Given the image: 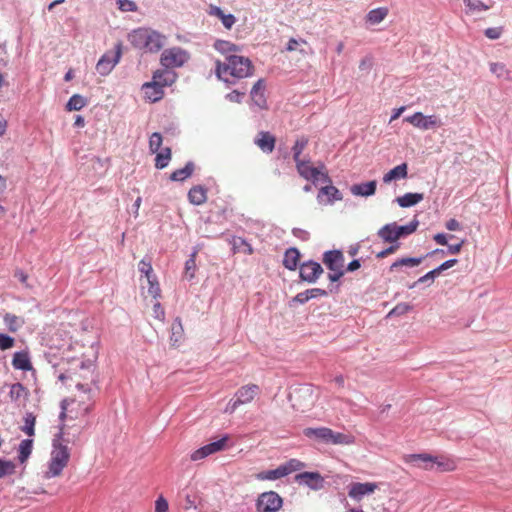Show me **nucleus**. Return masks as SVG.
<instances>
[{
	"mask_svg": "<svg viewBox=\"0 0 512 512\" xmlns=\"http://www.w3.org/2000/svg\"><path fill=\"white\" fill-rule=\"evenodd\" d=\"M87 105V99L80 94H74L66 104L67 111H79Z\"/></svg>",
	"mask_w": 512,
	"mask_h": 512,
	"instance_id": "40",
	"label": "nucleus"
},
{
	"mask_svg": "<svg viewBox=\"0 0 512 512\" xmlns=\"http://www.w3.org/2000/svg\"><path fill=\"white\" fill-rule=\"evenodd\" d=\"M293 400V406L296 409L304 411L305 408L312 405L313 402V391L309 387H303L295 390L294 395H291Z\"/></svg>",
	"mask_w": 512,
	"mask_h": 512,
	"instance_id": "14",
	"label": "nucleus"
},
{
	"mask_svg": "<svg viewBox=\"0 0 512 512\" xmlns=\"http://www.w3.org/2000/svg\"><path fill=\"white\" fill-rule=\"evenodd\" d=\"M422 260H423V257H419V258H416V257H405V258L398 259V260H396L395 262L392 263V265L390 266V271L393 272L397 268L403 267V266H405V267H416V266L421 264Z\"/></svg>",
	"mask_w": 512,
	"mask_h": 512,
	"instance_id": "38",
	"label": "nucleus"
},
{
	"mask_svg": "<svg viewBox=\"0 0 512 512\" xmlns=\"http://www.w3.org/2000/svg\"><path fill=\"white\" fill-rule=\"evenodd\" d=\"M153 316L159 321H164L165 319V311L159 302L153 305Z\"/></svg>",
	"mask_w": 512,
	"mask_h": 512,
	"instance_id": "60",
	"label": "nucleus"
},
{
	"mask_svg": "<svg viewBox=\"0 0 512 512\" xmlns=\"http://www.w3.org/2000/svg\"><path fill=\"white\" fill-rule=\"evenodd\" d=\"M162 145V136L160 133H153L149 139V149L151 153H157Z\"/></svg>",
	"mask_w": 512,
	"mask_h": 512,
	"instance_id": "52",
	"label": "nucleus"
},
{
	"mask_svg": "<svg viewBox=\"0 0 512 512\" xmlns=\"http://www.w3.org/2000/svg\"><path fill=\"white\" fill-rule=\"evenodd\" d=\"M213 47L219 53L223 54L225 56V59L227 58V56H230L231 54H239V52L241 51V48L238 45L225 40L215 41Z\"/></svg>",
	"mask_w": 512,
	"mask_h": 512,
	"instance_id": "28",
	"label": "nucleus"
},
{
	"mask_svg": "<svg viewBox=\"0 0 512 512\" xmlns=\"http://www.w3.org/2000/svg\"><path fill=\"white\" fill-rule=\"evenodd\" d=\"M259 394L260 387L258 385L252 383L244 385L236 391L234 399L230 400L225 411L233 413L239 406L251 403Z\"/></svg>",
	"mask_w": 512,
	"mask_h": 512,
	"instance_id": "7",
	"label": "nucleus"
},
{
	"mask_svg": "<svg viewBox=\"0 0 512 512\" xmlns=\"http://www.w3.org/2000/svg\"><path fill=\"white\" fill-rule=\"evenodd\" d=\"M69 459L70 450L68 446L62 443H54L45 477L49 479L60 476L63 469L68 465Z\"/></svg>",
	"mask_w": 512,
	"mask_h": 512,
	"instance_id": "4",
	"label": "nucleus"
},
{
	"mask_svg": "<svg viewBox=\"0 0 512 512\" xmlns=\"http://www.w3.org/2000/svg\"><path fill=\"white\" fill-rule=\"evenodd\" d=\"M398 248H399V244L391 245L388 248L378 252L376 254V257L379 259H383V258L387 257L388 255L395 253L398 250Z\"/></svg>",
	"mask_w": 512,
	"mask_h": 512,
	"instance_id": "63",
	"label": "nucleus"
},
{
	"mask_svg": "<svg viewBox=\"0 0 512 512\" xmlns=\"http://www.w3.org/2000/svg\"><path fill=\"white\" fill-rule=\"evenodd\" d=\"M142 90L145 98L151 102L159 101L164 96L163 89L160 87V85H157L154 82L144 83Z\"/></svg>",
	"mask_w": 512,
	"mask_h": 512,
	"instance_id": "24",
	"label": "nucleus"
},
{
	"mask_svg": "<svg viewBox=\"0 0 512 512\" xmlns=\"http://www.w3.org/2000/svg\"><path fill=\"white\" fill-rule=\"evenodd\" d=\"M171 155V149L168 147L162 149L160 152H157L155 158V167L157 169H164L167 167L171 160Z\"/></svg>",
	"mask_w": 512,
	"mask_h": 512,
	"instance_id": "42",
	"label": "nucleus"
},
{
	"mask_svg": "<svg viewBox=\"0 0 512 512\" xmlns=\"http://www.w3.org/2000/svg\"><path fill=\"white\" fill-rule=\"evenodd\" d=\"M322 273L323 269L317 262L308 261L300 267L301 279L309 283H314Z\"/></svg>",
	"mask_w": 512,
	"mask_h": 512,
	"instance_id": "15",
	"label": "nucleus"
},
{
	"mask_svg": "<svg viewBox=\"0 0 512 512\" xmlns=\"http://www.w3.org/2000/svg\"><path fill=\"white\" fill-rule=\"evenodd\" d=\"M33 449V440L31 439H25L22 440L19 445V455L18 459L20 463H25L28 458L30 457Z\"/></svg>",
	"mask_w": 512,
	"mask_h": 512,
	"instance_id": "41",
	"label": "nucleus"
},
{
	"mask_svg": "<svg viewBox=\"0 0 512 512\" xmlns=\"http://www.w3.org/2000/svg\"><path fill=\"white\" fill-rule=\"evenodd\" d=\"M412 309V307L407 303H400L397 304L389 313V315H404L407 312H409Z\"/></svg>",
	"mask_w": 512,
	"mask_h": 512,
	"instance_id": "56",
	"label": "nucleus"
},
{
	"mask_svg": "<svg viewBox=\"0 0 512 512\" xmlns=\"http://www.w3.org/2000/svg\"><path fill=\"white\" fill-rule=\"evenodd\" d=\"M168 508L167 500L160 496L155 502V512H168Z\"/></svg>",
	"mask_w": 512,
	"mask_h": 512,
	"instance_id": "59",
	"label": "nucleus"
},
{
	"mask_svg": "<svg viewBox=\"0 0 512 512\" xmlns=\"http://www.w3.org/2000/svg\"><path fill=\"white\" fill-rule=\"evenodd\" d=\"M436 465L441 472H451L456 469V463L453 459L444 456H434L433 466Z\"/></svg>",
	"mask_w": 512,
	"mask_h": 512,
	"instance_id": "34",
	"label": "nucleus"
},
{
	"mask_svg": "<svg viewBox=\"0 0 512 512\" xmlns=\"http://www.w3.org/2000/svg\"><path fill=\"white\" fill-rule=\"evenodd\" d=\"M296 482L304 484L314 490H319L323 487L324 479L318 472H302L295 477Z\"/></svg>",
	"mask_w": 512,
	"mask_h": 512,
	"instance_id": "16",
	"label": "nucleus"
},
{
	"mask_svg": "<svg viewBox=\"0 0 512 512\" xmlns=\"http://www.w3.org/2000/svg\"><path fill=\"white\" fill-rule=\"evenodd\" d=\"M188 200L193 205H201L207 200V189L202 185L193 186L188 192Z\"/></svg>",
	"mask_w": 512,
	"mask_h": 512,
	"instance_id": "25",
	"label": "nucleus"
},
{
	"mask_svg": "<svg viewBox=\"0 0 512 512\" xmlns=\"http://www.w3.org/2000/svg\"><path fill=\"white\" fill-rule=\"evenodd\" d=\"M376 191V181H369V182H365V183H361V184H357V185H353L352 188H351V192L354 194V195H359V196H371L375 193Z\"/></svg>",
	"mask_w": 512,
	"mask_h": 512,
	"instance_id": "31",
	"label": "nucleus"
},
{
	"mask_svg": "<svg viewBox=\"0 0 512 512\" xmlns=\"http://www.w3.org/2000/svg\"><path fill=\"white\" fill-rule=\"evenodd\" d=\"M139 271L145 276L146 280H151L155 277L150 260L142 259L138 264Z\"/></svg>",
	"mask_w": 512,
	"mask_h": 512,
	"instance_id": "48",
	"label": "nucleus"
},
{
	"mask_svg": "<svg viewBox=\"0 0 512 512\" xmlns=\"http://www.w3.org/2000/svg\"><path fill=\"white\" fill-rule=\"evenodd\" d=\"M28 394L27 389L21 383H15L10 387L9 397L12 401L25 399Z\"/></svg>",
	"mask_w": 512,
	"mask_h": 512,
	"instance_id": "43",
	"label": "nucleus"
},
{
	"mask_svg": "<svg viewBox=\"0 0 512 512\" xmlns=\"http://www.w3.org/2000/svg\"><path fill=\"white\" fill-rule=\"evenodd\" d=\"M120 59V51L111 52L104 54L96 65L97 71L101 75H107L111 72L114 66L118 63Z\"/></svg>",
	"mask_w": 512,
	"mask_h": 512,
	"instance_id": "17",
	"label": "nucleus"
},
{
	"mask_svg": "<svg viewBox=\"0 0 512 512\" xmlns=\"http://www.w3.org/2000/svg\"><path fill=\"white\" fill-rule=\"evenodd\" d=\"M255 143L263 152L271 153L275 148L276 139L269 132L261 131L258 133Z\"/></svg>",
	"mask_w": 512,
	"mask_h": 512,
	"instance_id": "21",
	"label": "nucleus"
},
{
	"mask_svg": "<svg viewBox=\"0 0 512 512\" xmlns=\"http://www.w3.org/2000/svg\"><path fill=\"white\" fill-rule=\"evenodd\" d=\"M229 440V436L225 435L221 439L211 442L209 444H206L195 451H193L190 455V459L192 461H199L202 460L212 454H215L217 452L223 451L227 447V442Z\"/></svg>",
	"mask_w": 512,
	"mask_h": 512,
	"instance_id": "9",
	"label": "nucleus"
},
{
	"mask_svg": "<svg viewBox=\"0 0 512 512\" xmlns=\"http://www.w3.org/2000/svg\"><path fill=\"white\" fill-rule=\"evenodd\" d=\"M194 171V164L192 162H188L185 167L181 169H177L170 175V180L172 181H184L189 178Z\"/></svg>",
	"mask_w": 512,
	"mask_h": 512,
	"instance_id": "37",
	"label": "nucleus"
},
{
	"mask_svg": "<svg viewBox=\"0 0 512 512\" xmlns=\"http://www.w3.org/2000/svg\"><path fill=\"white\" fill-rule=\"evenodd\" d=\"M148 283V293L151 295L154 299H157L161 296V289L159 282L156 279V276L151 278V280H147Z\"/></svg>",
	"mask_w": 512,
	"mask_h": 512,
	"instance_id": "51",
	"label": "nucleus"
},
{
	"mask_svg": "<svg viewBox=\"0 0 512 512\" xmlns=\"http://www.w3.org/2000/svg\"><path fill=\"white\" fill-rule=\"evenodd\" d=\"M184 339V328L182 321L177 317L171 325V337L170 340L173 346H178Z\"/></svg>",
	"mask_w": 512,
	"mask_h": 512,
	"instance_id": "30",
	"label": "nucleus"
},
{
	"mask_svg": "<svg viewBox=\"0 0 512 512\" xmlns=\"http://www.w3.org/2000/svg\"><path fill=\"white\" fill-rule=\"evenodd\" d=\"M190 58L189 53L181 47H172L162 52L160 63L166 69L183 66Z\"/></svg>",
	"mask_w": 512,
	"mask_h": 512,
	"instance_id": "8",
	"label": "nucleus"
},
{
	"mask_svg": "<svg viewBox=\"0 0 512 512\" xmlns=\"http://www.w3.org/2000/svg\"><path fill=\"white\" fill-rule=\"evenodd\" d=\"M423 199V193H406L403 196L398 197L396 201L399 204V206L406 208L418 204Z\"/></svg>",
	"mask_w": 512,
	"mask_h": 512,
	"instance_id": "32",
	"label": "nucleus"
},
{
	"mask_svg": "<svg viewBox=\"0 0 512 512\" xmlns=\"http://www.w3.org/2000/svg\"><path fill=\"white\" fill-rule=\"evenodd\" d=\"M176 77V73L169 69L157 70L153 74L152 82L160 85L163 89L166 86H171L176 81Z\"/></svg>",
	"mask_w": 512,
	"mask_h": 512,
	"instance_id": "20",
	"label": "nucleus"
},
{
	"mask_svg": "<svg viewBox=\"0 0 512 512\" xmlns=\"http://www.w3.org/2000/svg\"><path fill=\"white\" fill-rule=\"evenodd\" d=\"M216 74L225 82H230V78L242 79L253 74V65L248 57L240 54H231L227 56L224 62L216 60Z\"/></svg>",
	"mask_w": 512,
	"mask_h": 512,
	"instance_id": "2",
	"label": "nucleus"
},
{
	"mask_svg": "<svg viewBox=\"0 0 512 512\" xmlns=\"http://www.w3.org/2000/svg\"><path fill=\"white\" fill-rule=\"evenodd\" d=\"M251 98L259 108H266L265 83L259 79L251 90Z\"/></svg>",
	"mask_w": 512,
	"mask_h": 512,
	"instance_id": "23",
	"label": "nucleus"
},
{
	"mask_svg": "<svg viewBox=\"0 0 512 512\" xmlns=\"http://www.w3.org/2000/svg\"><path fill=\"white\" fill-rule=\"evenodd\" d=\"M417 227H418V221H416V220L410 222L408 225H404V226L397 225V232H398L399 238L412 234L413 232L416 231Z\"/></svg>",
	"mask_w": 512,
	"mask_h": 512,
	"instance_id": "50",
	"label": "nucleus"
},
{
	"mask_svg": "<svg viewBox=\"0 0 512 512\" xmlns=\"http://www.w3.org/2000/svg\"><path fill=\"white\" fill-rule=\"evenodd\" d=\"M324 184L325 186L320 188L317 195V200L320 204L332 205L334 202L342 200V193L338 188L332 185V181Z\"/></svg>",
	"mask_w": 512,
	"mask_h": 512,
	"instance_id": "12",
	"label": "nucleus"
},
{
	"mask_svg": "<svg viewBox=\"0 0 512 512\" xmlns=\"http://www.w3.org/2000/svg\"><path fill=\"white\" fill-rule=\"evenodd\" d=\"M300 258V253L296 248H289L283 259V265L289 270H295Z\"/></svg>",
	"mask_w": 512,
	"mask_h": 512,
	"instance_id": "33",
	"label": "nucleus"
},
{
	"mask_svg": "<svg viewBox=\"0 0 512 512\" xmlns=\"http://www.w3.org/2000/svg\"><path fill=\"white\" fill-rule=\"evenodd\" d=\"M439 276L438 274V271H436V269H433L431 271H429L428 273H426L424 276L420 277L414 284L412 287H414L416 284L418 283H424L426 281H433L435 279V277Z\"/></svg>",
	"mask_w": 512,
	"mask_h": 512,
	"instance_id": "61",
	"label": "nucleus"
},
{
	"mask_svg": "<svg viewBox=\"0 0 512 512\" xmlns=\"http://www.w3.org/2000/svg\"><path fill=\"white\" fill-rule=\"evenodd\" d=\"M503 29L501 27L487 28L484 32L485 36L491 40H496L501 37Z\"/></svg>",
	"mask_w": 512,
	"mask_h": 512,
	"instance_id": "57",
	"label": "nucleus"
},
{
	"mask_svg": "<svg viewBox=\"0 0 512 512\" xmlns=\"http://www.w3.org/2000/svg\"><path fill=\"white\" fill-rule=\"evenodd\" d=\"M82 373H74V377L70 373H63L59 375V380L65 382L70 379L76 383L78 394L74 395L71 399H65L62 401V412L61 418H67L70 420L84 419L89 412L92 410L94 401L92 390L89 384L82 383L79 379L93 381V365L92 363L81 364Z\"/></svg>",
	"mask_w": 512,
	"mask_h": 512,
	"instance_id": "1",
	"label": "nucleus"
},
{
	"mask_svg": "<svg viewBox=\"0 0 512 512\" xmlns=\"http://www.w3.org/2000/svg\"><path fill=\"white\" fill-rule=\"evenodd\" d=\"M131 45L149 53L159 52L166 43V36L151 28L141 27L128 35Z\"/></svg>",
	"mask_w": 512,
	"mask_h": 512,
	"instance_id": "3",
	"label": "nucleus"
},
{
	"mask_svg": "<svg viewBox=\"0 0 512 512\" xmlns=\"http://www.w3.org/2000/svg\"><path fill=\"white\" fill-rule=\"evenodd\" d=\"M15 465L13 462L8 460H3L0 458V478L14 473Z\"/></svg>",
	"mask_w": 512,
	"mask_h": 512,
	"instance_id": "53",
	"label": "nucleus"
},
{
	"mask_svg": "<svg viewBox=\"0 0 512 512\" xmlns=\"http://www.w3.org/2000/svg\"><path fill=\"white\" fill-rule=\"evenodd\" d=\"M433 459L434 456L427 453L408 454L403 458L405 463H417L416 466L424 470H431L433 468Z\"/></svg>",
	"mask_w": 512,
	"mask_h": 512,
	"instance_id": "19",
	"label": "nucleus"
},
{
	"mask_svg": "<svg viewBox=\"0 0 512 512\" xmlns=\"http://www.w3.org/2000/svg\"><path fill=\"white\" fill-rule=\"evenodd\" d=\"M377 234L384 242L388 243L396 242L399 239L395 222L384 225Z\"/></svg>",
	"mask_w": 512,
	"mask_h": 512,
	"instance_id": "27",
	"label": "nucleus"
},
{
	"mask_svg": "<svg viewBox=\"0 0 512 512\" xmlns=\"http://www.w3.org/2000/svg\"><path fill=\"white\" fill-rule=\"evenodd\" d=\"M220 20L226 29H231L236 22L235 16L232 14H224Z\"/></svg>",
	"mask_w": 512,
	"mask_h": 512,
	"instance_id": "62",
	"label": "nucleus"
},
{
	"mask_svg": "<svg viewBox=\"0 0 512 512\" xmlns=\"http://www.w3.org/2000/svg\"><path fill=\"white\" fill-rule=\"evenodd\" d=\"M4 321L8 326L10 331L15 332L20 327V320L17 316L12 314H6L4 317Z\"/></svg>",
	"mask_w": 512,
	"mask_h": 512,
	"instance_id": "54",
	"label": "nucleus"
},
{
	"mask_svg": "<svg viewBox=\"0 0 512 512\" xmlns=\"http://www.w3.org/2000/svg\"><path fill=\"white\" fill-rule=\"evenodd\" d=\"M388 15V9L385 7H379L376 9H372L366 15V20L372 25L379 24L382 22L386 16Z\"/></svg>",
	"mask_w": 512,
	"mask_h": 512,
	"instance_id": "36",
	"label": "nucleus"
},
{
	"mask_svg": "<svg viewBox=\"0 0 512 512\" xmlns=\"http://www.w3.org/2000/svg\"><path fill=\"white\" fill-rule=\"evenodd\" d=\"M378 489V484L374 482H365V483H352L349 486L348 495L350 498L361 501L364 496L373 494Z\"/></svg>",
	"mask_w": 512,
	"mask_h": 512,
	"instance_id": "13",
	"label": "nucleus"
},
{
	"mask_svg": "<svg viewBox=\"0 0 512 512\" xmlns=\"http://www.w3.org/2000/svg\"><path fill=\"white\" fill-rule=\"evenodd\" d=\"M490 71L495 74L498 78H507L509 71L503 63H491Z\"/></svg>",
	"mask_w": 512,
	"mask_h": 512,
	"instance_id": "49",
	"label": "nucleus"
},
{
	"mask_svg": "<svg viewBox=\"0 0 512 512\" xmlns=\"http://www.w3.org/2000/svg\"><path fill=\"white\" fill-rule=\"evenodd\" d=\"M408 167L406 163H402L383 176L384 183H390L393 180L404 179L407 177Z\"/></svg>",
	"mask_w": 512,
	"mask_h": 512,
	"instance_id": "29",
	"label": "nucleus"
},
{
	"mask_svg": "<svg viewBox=\"0 0 512 512\" xmlns=\"http://www.w3.org/2000/svg\"><path fill=\"white\" fill-rule=\"evenodd\" d=\"M233 249L237 252H242L247 255L253 254L252 246L243 238L236 237L233 239Z\"/></svg>",
	"mask_w": 512,
	"mask_h": 512,
	"instance_id": "44",
	"label": "nucleus"
},
{
	"mask_svg": "<svg viewBox=\"0 0 512 512\" xmlns=\"http://www.w3.org/2000/svg\"><path fill=\"white\" fill-rule=\"evenodd\" d=\"M466 7L470 12H480L490 9V5H486L480 0H464Z\"/></svg>",
	"mask_w": 512,
	"mask_h": 512,
	"instance_id": "47",
	"label": "nucleus"
},
{
	"mask_svg": "<svg viewBox=\"0 0 512 512\" xmlns=\"http://www.w3.org/2000/svg\"><path fill=\"white\" fill-rule=\"evenodd\" d=\"M296 164L298 174L305 180L312 181L316 184L318 181L323 183H330L331 178L326 172L325 166L314 167L310 160H301Z\"/></svg>",
	"mask_w": 512,
	"mask_h": 512,
	"instance_id": "5",
	"label": "nucleus"
},
{
	"mask_svg": "<svg viewBox=\"0 0 512 512\" xmlns=\"http://www.w3.org/2000/svg\"><path fill=\"white\" fill-rule=\"evenodd\" d=\"M308 142H309V140L306 136H301L295 141V143L292 147L293 159H294L295 163L303 160L301 158V154L306 149Z\"/></svg>",
	"mask_w": 512,
	"mask_h": 512,
	"instance_id": "39",
	"label": "nucleus"
},
{
	"mask_svg": "<svg viewBox=\"0 0 512 512\" xmlns=\"http://www.w3.org/2000/svg\"><path fill=\"white\" fill-rule=\"evenodd\" d=\"M12 366L17 370L30 371L33 369L29 353L27 351H19L14 353Z\"/></svg>",
	"mask_w": 512,
	"mask_h": 512,
	"instance_id": "22",
	"label": "nucleus"
},
{
	"mask_svg": "<svg viewBox=\"0 0 512 512\" xmlns=\"http://www.w3.org/2000/svg\"><path fill=\"white\" fill-rule=\"evenodd\" d=\"M196 255L197 251L195 250L190 258L185 263V275L189 279H193L196 271Z\"/></svg>",
	"mask_w": 512,
	"mask_h": 512,
	"instance_id": "46",
	"label": "nucleus"
},
{
	"mask_svg": "<svg viewBox=\"0 0 512 512\" xmlns=\"http://www.w3.org/2000/svg\"><path fill=\"white\" fill-rule=\"evenodd\" d=\"M404 121L421 130H429L442 126V122L438 116H425L421 112H416L411 116L405 117Z\"/></svg>",
	"mask_w": 512,
	"mask_h": 512,
	"instance_id": "10",
	"label": "nucleus"
},
{
	"mask_svg": "<svg viewBox=\"0 0 512 512\" xmlns=\"http://www.w3.org/2000/svg\"><path fill=\"white\" fill-rule=\"evenodd\" d=\"M117 4L119 9L124 12H135L137 10L136 3L131 0H117Z\"/></svg>",
	"mask_w": 512,
	"mask_h": 512,
	"instance_id": "55",
	"label": "nucleus"
},
{
	"mask_svg": "<svg viewBox=\"0 0 512 512\" xmlns=\"http://www.w3.org/2000/svg\"><path fill=\"white\" fill-rule=\"evenodd\" d=\"M445 227L449 231H459L461 230V225L456 219H450L446 222Z\"/></svg>",
	"mask_w": 512,
	"mask_h": 512,
	"instance_id": "64",
	"label": "nucleus"
},
{
	"mask_svg": "<svg viewBox=\"0 0 512 512\" xmlns=\"http://www.w3.org/2000/svg\"><path fill=\"white\" fill-rule=\"evenodd\" d=\"M282 498L274 491L262 493L256 503L258 512H276L282 507Z\"/></svg>",
	"mask_w": 512,
	"mask_h": 512,
	"instance_id": "11",
	"label": "nucleus"
},
{
	"mask_svg": "<svg viewBox=\"0 0 512 512\" xmlns=\"http://www.w3.org/2000/svg\"><path fill=\"white\" fill-rule=\"evenodd\" d=\"M14 345V339L6 334L0 333V349L7 350Z\"/></svg>",
	"mask_w": 512,
	"mask_h": 512,
	"instance_id": "58",
	"label": "nucleus"
},
{
	"mask_svg": "<svg viewBox=\"0 0 512 512\" xmlns=\"http://www.w3.org/2000/svg\"><path fill=\"white\" fill-rule=\"evenodd\" d=\"M355 442V438L351 434H344L340 432H334L331 429L329 443L334 445H352Z\"/></svg>",
	"mask_w": 512,
	"mask_h": 512,
	"instance_id": "35",
	"label": "nucleus"
},
{
	"mask_svg": "<svg viewBox=\"0 0 512 512\" xmlns=\"http://www.w3.org/2000/svg\"><path fill=\"white\" fill-rule=\"evenodd\" d=\"M35 423L36 417L32 413H27L24 417V425L21 427V430L29 437H32L35 434Z\"/></svg>",
	"mask_w": 512,
	"mask_h": 512,
	"instance_id": "45",
	"label": "nucleus"
},
{
	"mask_svg": "<svg viewBox=\"0 0 512 512\" xmlns=\"http://www.w3.org/2000/svg\"><path fill=\"white\" fill-rule=\"evenodd\" d=\"M304 435L308 438H315L324 443H329L331 429L327 427L306 428L303 431Z\"/></svg>",
	"mask_w": 512,
	"mask_h": 512,
	"instance_id": "26",
	"label": "nucleus"
},
{
	"mask_svg": "<svg viewBox=\"0 0 512 512\" xmlns=\"http://www.w3.org/2000/svg\"><path fill=\"white\" fill-rule=\"evenodd\" d=\"M304 467H305V463H303L302 461H300L298 459L293 458V459H290L289 461H287L286 463L280 465L276 469L262 471V472L258 473L256 475V478L258 480H262V481H265V480L273 481V480H277L282 477H285L295 471H299Z\"/></svg>",
	"mask_w": 512,
	"mask_h": 512,
	"instance_id": "6",
	"label": "nucleus"
},
{
	"mask_svg": "<svg viewBox=\"0 0 512 512\" xmlns=\"http://www.w3.org/2000/svg\"><path fill=\"white\" fill-rule=\"evenodd\" d=\"M323 263L331 271L343 270L344 255L339 250L327 251L324 253Z\"/></svg>",
	"mask_w": 512,
	"mask_h": 512,
	"instance_id": "18",
	"label": "nucleus"
}]
</instances>
